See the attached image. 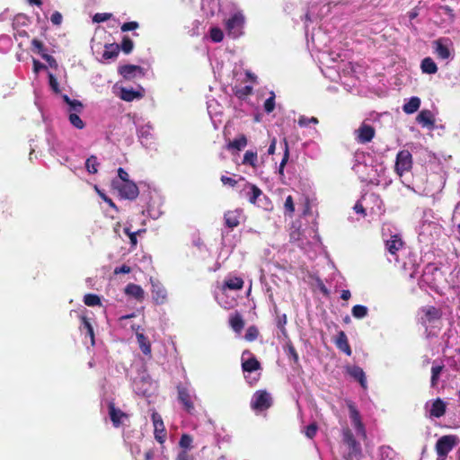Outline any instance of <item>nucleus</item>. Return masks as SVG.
Returning a JSON list of instances; mask_svg holds the SVG:
<instances>
[{"mask_svg": "<svg viewBox=\"0 0 460 460\" xmlns=\"http://www.w3.org/2000/svg\"><path fill=\"white\" fill-rule=\"evenodd\" d=\"M243 25L244 17L241 13H234L226 21V30L228 35L234 39H236L243 34Z\"/></svg>", "mask_w": 460, "mask_h": 460, "instance_id": "4", "label": "nucleus"}, {"mask_svg": "<svg viewBox=\"0 0 460 460\" xmlns=\"http://www.w3.org/2000/svg\"><path fill=\"white\" fill-rule=\"evenodd\" d=\"M142 95L140 93L134 91L133 89L121 88L120 98L126 102H132L137 98H140Z\"/></svg>", "mask_w": 460, "mask_h": 460, "instance_id": "36", "label": "nucleus"}, {"mask_svg": "<svg viewBox=\"0 0 460 460\" xmlns=\"http://www.w3.org/2000/svg\"><path fill=\"white\" fill-rule=\"evenodd\" d=\"M209 36L212 41L218 43L221 42L224 39V32L218 27H212L209 30Z\"/></svg>", "mask_w": 460, "mask_h": 460, "instance_id": "41", "label": "nucleus"}, {"mask_svg": "<svg viewBox=\"0 0 460 460\" xmlns=\"http://www.w3.org/2000/svg\"><path fill=\"white\" fill-rule=\"evenodd\" d=\"M243 164L250 165L256 169L258 167V155L257 152L248 150L245 152L243 159Z\"/></svg>", "mask_w": 460, "mask_h": 460, "instance_id": "32", "label": "nucleus"}, {"mask_svg": "<svg viewBox=\"0 0 460 460\" xmlns=\"http://www.w3.org/2000/svg\"><path fill=\"white\" fill-rule=\"evenodd\" d=\"M152 283V297L155 304L163 305L167 299V291L165 288L159 282L151 281Z\"/></svg>", "mask_w": 460, "mask_h": 460, "instance_id": "12", "label": "nucleus"}, {"mask_svg": "<svg viewBox=\"0 0 460 460\" xmlns=\"http://www.w3.org/2000/svg\"><path fill=\"white\" fill-rule=\"evenodd\" d=\"M126 295L136 298L137 301H142L145 297V292L143 288L137 284L129 283L125 288Z\"/></svg>", "mask_w": 460, "mask_h": 460, "instance_id": "24", "label": "nucleus"}, {"mask_svg": "<svg viewBox=\"0 0 460 460\" xmlns=\"http://www.w3.org/2000/svg\"><path fill=\"white\" fill-rule=\"evenodd\" d=\"M318 427L315 423H311L305 428V434L307 438H313L317 432Z\"/></svg>", "mask_w": 460, "mask_h": 460, "instance_id": "55", "label": "nucleus"}, {"mask_svg": "<svg viewBox=\"0 0 460 460\" xmlns=\"http://www.w3.org/2000/svg\"><path fill=\"white\" fill-rule=\"evenodd\" d=\"M247 146V137L245 135L241 134L238 137L234 138L233 141H230L227 144L226 148L228 150L231 149H236V150H242Z\"/></svg>", "mask_w": 460, "mask_h": 460, "instance_id": "30", "label": "nucleus"}, {"mask_svg": "<svg viewBox=\"0 0 460 460\" xmlns=\"http://www.w3.org/2000/svg\"><path fill=\"white\" fill-rule=\"evenodd\" d=\"M192 442H193V438L189 434H182L181 438H180V441H179V445L181 448H183L182 451H186L187 452V449H190L191 448V445H192Z\"/></svg>", "mask_w": 460, "mask_h": 460, "instance_id": "43", "label": "nucleus"}, {"mask_svg": "<svg viewBox=\"0 0 460 460\" xmlns=\"http://www.w3.org/2000/svg\"><path fill=\"white\" fill-rule=\"evenodd\" d=\"M119 73L127 80L135 78L137 75H144L143 68L136 65H124L119 67Z\"/></svg>", "mask_w": 460, "mask_h": 460, "instance_id": "13", "label": "nucleus"}, {"mask_svg": "<svg viewBox=\"0 0 460 460\" xmlns=\"http://www.w3.org/2000/svg\"><path fill=\"white\" fill-rule=\"evenodd\" d=\"M80 319H81L80 329H81V331L85 330L86 335H88L90 337L91 344L93 346L95 343L93 328L89 319L87 318V316L81 315Z\"/></svg>", "mask_w": 460, "mask_h": 460, "instance_id": "27", "label": "nucleus"}, {"mask_svg": "<svg viewBox=\"0 0 460 460\" xmlns=\"http://www.w3.org/2000/svg\"><path fill=\"white\" fill-rule=\"evenodd\" d=\"M347 406L349 411V418L354 425V428L356 429L358 434L365 438L367 437V433L358 410L351 401L347 402Z\"/></svg>", "mask_w": 460, "mask_h": 460, "instance_id": "6", "label": "nucleus"}, {"mask_svg": "<svg viewBox=\"0 0 460 460\" xmlns=\"http://www.w3.org/2000/svg\"><path fill=\"white\" fill-rule=\"evenodd\" d=\"M41 58L44 60H46L51 67L56 68L58 66L57 61L52 56L46 53V54H41Z\"/></svg>", "mask_w": 460, "mask_h": 460, "instance_id": "63", "label": "nucleus"}, {"mask_svg": "<svg viewBox=\"0 0 460 460\" xmlns=\"http://www.w3.org/2000/svg\"><path fill=\"white\" fill-rule=\"evenodd\" d=\"M288 157H289V151H288V143L285 141V151H284V155L282 157V160L279 164V173L281 175V176H284V168H285V165L287 164L288 161Z\"/></svg>", "mask_w": 460, "mask_h": 460, "instance_id": "48", "label": "nucleus"}, {"mask_svg": "<svg viewBox=\"0 0 460 460\" xmlns=\"http://www.w3.org/2000/svg\"><path fill=\"white\" fill-rule=\"evenodd\" d=\"M343 442L349 447L352 454H360L361 447L359 443L354 438L353 433L349 429L342 430Z\"/></svg>", "mask_w": 460, "mask_h": 460, "instance_id": "15", "label": "nucleus"}, {"mask_svg": "<svg viewBox=\"0 0 460 460\" xmlns=\"http://www.w3.org/2000/svg\"><path fill=\"white\" fill-rule=\"evenodd\" d=\"M123 231L128 236L131 247L135 248L137 244V233L132 232L129 227H125Z\"/></svg>", "mask_w": 460, "mask_h": 460, "instance_id": "52", "label": "nucleus"}, {"mask_svg": "<svg viewBox=\"0 0 460 460\" xmlns=\"http://www.w3.org/2000/svg\"><path fill=\"white\" fill-rule=\"evenodd\" d=\"M416 121L423 128H433L435 127V118L429 110H422L416 117Z\"/></svg>", "mask_w": 460, "mask_h": 460, "instance_id": "16", "label": "nucleus"}, {"mask_svg": "<svg viewBox=\"0 0 460 460\" xmlns=\"http://www.w3.org/2000/svg\"><path fill=\"white\" fill-rule=\"evenodd\" d=\"M420 106V99L419 97H411L403 106L402 111L406 114H412L416 112Z\"/></svg>", "mask_w": 460, "mask_h": 460, "instance_id": "28", "label": "nucleus"}, {"mask_svg": "<svg viewBox=\"0 0 460 460\" xmlns=\"http://www.w3.org/2000/svg\"><path fill=\"white\" fill-rule=\"evenodd\" d=\"M274 312L277 314V327L280 330L282 334H286L287 330L285 328V325L288 323V317L286 314H279V308L277 305L274 303Z\"/></svg>", "mask_w": 460, "mask_h": 460, "instance_id": "35", "label": "nucleus"}, {"mask_svg": "<svg viewBox=\"0 0 460 460\" xmlns=\"http://www.w3.org/2000/svg\"><path fill=\"white\" fill-rule=\"evenodd\" d=\"M152 420L155 428V438L160 444H163L166 438V430L162 417L157 412H154Z\"/></svg>", "mask_w": 460, "mask_h": 460, "instance_id": "10", "label": "nucleus"}, {"mask_svg": "<svg viewBox=\"0 0 460 460\" xmlns=\"http://www.w3.org/2000/svg\"><path fill=\"white\" fill-rule=\"evenodd\" d=\"M98 193L100 195V197L111 207L113 209H115L116 211H118V207L116 206V204L112 201L111 199H110L109 197H107L104 193L101 192L100 190H98Z\"/></svg>", "mask_w": 460, "mask_h": 460, "instance_id": "62", "label": "nucleus"}, {"mask_svg": "<svg viewBox=\"0 0 460 460\" xmlns=\"http://www.w3.org/2000/svg\"><path fill=\"white\" fill-rule=\"evenodd\" d=\"M421 312L423 313V316L420 318L422 324L431 323L439 320L442 316V312L440 309L432 305L422 307Z\"/></svg>", "mask_w": 460, "mask_h": 460, "instance_id": "11", "label": "nucleus"}, {"mask_svg": "<svg viewBox=\"0 0 460 460\" xmlns=\"http://www.w3.org/2000/svg\"><path fill=\"white\" fill-rule=\"evenodd\" d=\"M84 303L88 306L101 305V298L95 294H86L84 296Z\"/></svg>", "mask_w": 460, "mask_h": 460, "instance_id": "42", "label": "nucleus"}, {"mask_svg": "<svg viewBox=\"0 0 460 460\" xmlns=\"http://www.w3.org/2000/svg\"><path fill=\"white\" fill-rule=\"evenodd\" d=\"M68 119L70 123L78 129H82L85 126L78 113L71 112V114H69Z\"/></svg>", "mask_w": 460, "mask_h": 460, "instance_id": "44", "label": "nucleus"}, {"mask_svg": "<svg viewBox=\"0 0 460 460\" xmlns=\"http://www.w3.org/2000/svg\"><path fill=\"white\" fill-rule=\"evenodd\" d=\"M272 405V398L266 390H258L254 393L251 407L254 411H262L268 410Z\"/></svg>", "mask_w": 460, "mask_h": 460, "instance_id": "5", "label": "nucleus"}, {"mask_svg": "<svg viewBox=\"0 0 460 460\" xmlns=\"http://www.w3.org/2000/svg\"><path fill=\"white\" fill-rule=\"evenodd\" d=\"M356 140L359 144H367L373 140L376 135V130L373 126L362 123L359 128L355 131Z\"/></svg>", "mask_w": 460, "mask_h": 460, "instance_id": "8", "label": "nucleus"}, {"mask_svg": "<svg viewBox=\"0 0 460 460\" xmlns=\"http://www.w3.org/2000/svg\"><path fill=\"white\" fill-rule=\"evenodd\" d=\"M176 460H193V458L186 451L178 454Z\"/></svg>", "mask_w": 460, "mask_h": 460, "instance_id": "64", "label": "nucleus"}, {"mask_svg": "<svg viewBox=\"0 0 460 460\" xmlns=\"http://www.w3.org/2000/svg\"><path fill=\"white\" fill-rule=\"evenodd\" d=\"M63 20L62 14L56 11L51 14L50 21L54 25H60Z\"/></svg>", "mask_w": 460, "mask_h": 460, "instance_id": "59", "label": "nucleus"}, {"mask_svg": "<svg viewBox=\"0 0 460 460\" xmlns=\"http://www.w3.org/2000/svg\"><path fill=\"white\" fill-rule=\"evenodd\" d=\"M240 217L241 211L238 209L226 211L224 214L225 225L230 229L237 227L240 225Z\"/></svg>", "mask_w": 460, "mask_h": 460, "instance_id": "17", "label": "nucleus"}, {"mask_svg": "<svg viewBox=\"0 0 460 460\" xmlns=\"http://www.w3.org/2000/svg\"><path fill=\"white\" fill-rule=\"evenodd\" d=\"M152 128L149 125L141 126L137 129V137L141 144L145 146H147L151 144V139L153 138L152 135Z\"/></svg>", "mask_w": 460, "mask_h": 460, "instance_id": "23", "label": "nucleus"}, {"mask_svg": "<svg viewBox=\"0 0 460 460\" xmlns=\"http://www.w3.org/2000/svg\"><path fill=\"white\" fill-rule=\"evenodd\" d=\"M31 45L33 47V49L35 51H37L40 56H41V54H46L44 52V50H45L44 44L40 40H39L37 39H33L31 41Z\"/></svg>", "mask_w": 460, "mask_h": 460, "instance_id": "57", "label": "nucleus"}, {"mask_svg": "<svg viewBox=\"0 0 460 460\" xmlns=\"http://www.w3.org/2000/svg\"><path fill=\"white\" fill-rule=\"evenodd\" d=\"M263 107H264V111L267 113H270L274 111V109H275V94L273 92H271L270 96L268 99H266Z\"/></svg>", "mask_w": 460, "mask_h": 460, "instance_id": "49", "label": "nucleus"}, {"mask_svg": "<svg viewBox=\"0 0 460 460\" xmlns=\"http://www.w3.org/2000/svg\"><path fill=\"white\" fill-rule=\"evenodd\" d=\"M413 165L412 155L409 150L403 149L397 153L394 171L402 177L404 173L410 172Z\"/></svg>", "mask_w": 460, "mask_h": 460, "instance_id": "2", "label": "nucleus"}, {"mask_svg": "<svg viewBox=\"0 0 460 460\" xmlns=\"http://www.w3.org/2000/svg\"><path fill=\"white\" fill-rule=\"evenodd\" d=\"M119 53V44H106L105 50L102 54V58L104 59H111L118 57Z\"/></svg>", "mask_w": 460, "mask_h": 460, "instance_id": "34", "label": "nucleus"}, {"mask_svg": "<svg viewBox=\"0 0 460 460\" xmlns=\"http://www.w3.org/2000/svg\"><path fill=\"white\" fill-rule=\"evenodd\" d=\"M444 367H445L444 365H437V366H433L431 367V377H430V386L431 387L434 388L438 385L440 374L443 371Z\"/></svg>", "mask_w": 460, "mask_h": 460, "instance_id": "37", "label": "nucleus"}, {"mask_svg": "<svg viewBox=\"0 0 460 460\" xmlns=\"http://www.w3.org/2000/svg\"><path fill=\"white\" fill-rule=\"evenodd\" d=\"M347 373L357 380L363 388L367 387L366 375L363 369L358 366H352L347 367Z\"/></svg>", "mask_w": 460, "mask_h": 460, "instance_id": "19", "label": "nucleus"}, {"mask_svg": "<svg viewBox=\"0 0 460 460\" xmlns=\"http://www.w3.org/2000/svg\"><path fill=\"white\" fill-rule=\"evenodd\" d=\"M137 340L139 345L141 351L145 355L151 354V343L146 336L143 333L137 332Z\"/></svg>", "mask_w": 460, "mask_h": 460, "instance_id": "31", "label": "nucleus"}, {"mask_svg": "<svg viewBox=\"0 0 460 460\" xmlns=\"http://www.w3.org/2000/svg\"><path fill=\"white\" fill-rule=\"evenodd\" d=\"M435 52L441 59H447L450 57V50L447 46L442 43V39L434 41Z\"/></svg>", "mask_w": 460, "mask_h": 460, "instance_id": "29", "label": "nucleus"}, {"mask_svg": "<svg viewBox=\"0 0 460 460\" xmlns=\"http://www.w3.org/2000/svg\"><path fill=\"white\" fill-rule=\"evenodd\" d=\"M248 190L246 196L251 204L255 205L259 197L263 195L262 190L255 184L246 182L243 190Z\"/></svg>", "mask_w": 460, "mask_h": 460, "instance_id": "20", "label": "nucleus"}, {"mask_svg": "<svg viewBox=\"0 0 460 460\" xmlns=\"http://www.w3.org/2000/svg\"><path fill=\"white\" fill-rule=\"evenodd\" d=\"M285 213L292 217L295 212V203L292 196H288L284 203Z\"/></svg>", "mask_w": 460, "mask_h": 460, "instance_id": "47", "label": "nucleus"}, {"mask_svg": "<svg viewBox=\"0 0 460 460\" xmlns=\"http://www.w3.org/2000/svg\"><path fill=\"white\" fill-rule=\"evenodd\" d=\"M178 399L181 402L184 407V410L190 413L193 414L195 411L194 404L191 401V396L188 390L184 387H178Z\"/></svg>", "mask_w": 460, "mask_h": 460, "instance_id": "14", "label": "nucleus"}, {"mask_svg": "<svg viewBox=\"0 0 460 460\" xmlns=\"http://www.w3.org/2000/svg\"><path fill=\"white\" fill-rule=\"evenodd\" d=\"M111 17V13H97L93 15V21L100 23L108 21Z\"/></svg>", "mask_w": 460, "mask_h": 460, "instance_id": "53", "label": "nucleus"}, {"mask_svg": "<svg viewBox=\"0 0 460 460\" xmlns=\"http://www.w3.org/2000/svg\"><path fill=\"white\" fill-rule=\"evenodd\" d=\"M231 328L237 333H240L244 327V321L240 313L235 312L229 318Z\"/></svg>", "mask_w": 460, "mask_h": 460, "instance_id": "26", "label": "nucleus"}, {"mask_svg": "<svg viewBox=\"0 0 460 460\" xmlns=\"http://www.w3.org/2000/svg\"><path fill=\"white\" fill-rule=\"evenodd\" d=\"M68 113L71 114V112L75 113H80L83 111V104L78 100H73L70 104H68Z\"/></svg>", "mask_w": 460, "mask_h": 460, "instance_id": "50", "label": "nucleus"}, {"mask_svg": "<svg viewBox=\"0 0 460 460\" xmlns=\"http://www.w3.org/2000/svg\"><path fill=\"white\" fill-rule=\"evenodd\" d=\"M134 48V43L132 40L128 36H124L122 38L121 43L119 45V49L125 53L129 54Z\"/></svg>", "mask_w": 460, "mask_h": 460, "instance_id": "40", "label": "nucleus"}, {"mask_svg": "<svg viewBox=\"0 0 460 460\" xmlns=\"http://www.w3.org/2000/svg\"><path fill=\"white\" fill-rule=\"evenodd\" d=\"M220 180L224 185H229L231 187H234L237 184L236 180H234L232 177L226 176V175H222Z\"/></svg>", "mask_w": 460, "mask_h": 460, "instance_id": "60", "label": "nucleus"}, {"mask_svg": "<svg viewBox=\"0 0 460 460\" xmlns=\"http://www.w3.org/2000/svg\"><path fill=\"white\" fill-rule=\"evenodd\" d=\"M287 355L288 358H292L296 364L298 363V354L291 342L287 344Z\"/></svg>", "mask_w": 460, "mask_h": 460, "instance_id": "51", "label": "nucleus"}, {"mask_svg": "<svg viewBox=\"0 0 460 460\" xmlns=\"http://www.w3.org/2000/svg\"><path fill=\"white\" fill-rule=\"evenodd\" d=\"M420 67L423 73L429 75L435 74L438 71V66L431 58H425L421 61Z\"/></svg>", "mask_w": 460, "mask_h": 460, "instance_id": "33", "label": "nucleus"}, {"mask_svg": "<svg viewBox=\"0 0 460 460\" xmlns=\"http://www.w3.org/2000/svg\"><path fill=\"white\" fill-rule=\"evenodd\" d=\"M243 280L240 277H234L224 281L222 289L241 290L243 288Z\"/></svg>", "mask_w": 460, "mask_h": 460, "instance_id": "25", "label": "nucleus"}, {"mask_svg": "<svg viewBox=\"0 0 460 460\" xmlns=\"http://www.w3.org/2000/svg\"><path fill=\"white\" fill-rule=\"evenodd\" d=\"M139 27V24L137 22H128L121 25L120 30L121 31H129L137 30Z\"/></svg>", "mask_w": 460, "mask_h": 460, "instance_id": "56", "label": "nucleus"}, {"mask_svg": "<svg viewBox=\"0 0 460 460\" xmlns=\"http://www.w3.org/2000/svg\"><path fill=\"white\" fill-rule=\"evenodd\" d=\"M259 334L260 332L258 328L254 325H252L246 330L244 337L247 341H253L258 338Z\"/></svg>", "mask_w": 460, "mask_h": 460, "instance_id": "46", "label": "nucleus"}, {"mask_svg": "<svg viewBox=\"0 0 460 460\" xmlns=\"http://www.w3.org/2000/svg\"><path fill=\"white\" fill-rule=\"evenodd\" d=\"M252 93V87L250 85H245L241 88H237L234 91V94L239 99H244L245 97L251 95Z\"/></svg>", "mask_w": 460, "mask_h": 460, "instance_id": "45", "label": "nucleus"}, {"mask_svg": "<svg viewBox=\"0 0 460 460\" xmlns=\"http://www.w3.org/2000/svg\"><path fill=\"white\" fill-rule=\"evenodd\" d=\"M109 416L113 427L119 428L123 423L124 419H128V415L115 406L113 402L108 404Z\"/></svg>", "mask_w": 460, "mask_h": 460, "instance_id": "9", "label": "nucleus"}, {"mask_svg": "<svg viewBox=\"0 0 460 460\" xmlns=\"http://www.w3.org/2000/svg\"><path fill=\"white\" fill-rule=\"evenodd\" d=\"M261 368V365L256 357L250 350H244L242 355L243 371L252 373Z\"/></svg>", "mask_w": 460, "mask_h": 460, "instance_id": "7", "label": "nucleus"}, {"mask_svg": "<svg viewBox=\"0 0 460 460\" xmlns=\"http://www.w3.org/2000/svg\"><path fill=\"white\" fill-rule=\"evenodd\" d=\"M335 345L340 350L343 351L347 356L351 355L352 350L349 344L347 335L343 331L338 332L337 337L335 339Z\"/></svg>", "mask_w": 460, "mask_h": 460, "instance_id": "18", "label": "nucleus"}, {"mask_svg": "<svg viewBox=\"0 0 460 460\" xmlns=\"http://www.w3.org/2000/svg\"><path fill=\"white\" fill-rule=\"evenodd\" d=\"M49 86L56 93H60V88L57 78L51 73L49 75Z\"/></svg>", "mask_w": 460, "mask_h": 460, "instance_id": "54", "label": "nucleus"}, {"mask_svg": "<svg viewBox=\"0 0 460 460\" xmlns=\"http://www.w3.org/2000/svg\"><path fill=\"white\" fill-rule=\"evenodd\" d=\"M403 246V242L398 234H394L391 236V239L385 242V248L387 251L395 255L399 250H401Z\"/></svg>", "mask_w": 460, "mask_h": 460, "instance_id": "21", "label": "nucleus"}, {"mask_svg": "<svg viewBox=\"0 0 460 460\" xmlns=\"http://www.w3.org/2000/svg\"><path fill=\"white\" fill-rule=\"evenodd\" d=\"M446 410L447 405L445 402L440 398H437L432 402L429 414L431 417L440 418L446 413Z\"/></svg>", "mask_w": 460, "mask_h": 460, "instance_id": "22", "label": "nucleus"}, {"mask_svg": "<svg viewBox=\"0 0 460 460\" xmlns=\"http://www.w3.org/2000/svg\"><path fill=\"white\" fill-rule=\"evenodd\" d=\"M99 166V163L97 161V157L95 155H91L86 159L85 168L87 172L91 174H95L98 172L97 167Z\"/></svg>", "mask_w": 460, "mask_h": 460, "instance_id": "38", "label": "nucleus"}, {"mask_svg": "<svg viewBox=\"0 0 460 460\" xmlns=\"http://www.w3.org/2000/svg\"><path fill=\"white\" fill-rule=\"evenodd\" d=\"M131 271V268L126 264H123L121 265L120 267H116L114 269V274L115 275H118V274H120V273H123V274H128V273H130Z\"/></svg>", "mask_w": 460, "mask_h": 460, "instance_id": "61", "label": "nucleus"}, {"mask_svg": "<svg viewBox=\"0 0 460 460\" xmlns=\"http://www.w3.org/2000/svg\"><path fill=\"white\" fill-rule=\"evenodd\" d=\"M458 442L459 438L456 435H445L438 438L435 446L438 460H444Z\"/></svg>", "mask_w": 460, "mask_h": 460, "instance_id": "1", "label": "nucleus"}, {"mask_svg": "<svg viewBox=\"0 0 460 460\" xmlns=\"http://www.w3.org/2000/svg\"><path fill=\"white\" fill-rule=\"evenodd\" d=\"M112 187L118 190L119 196L122 199L134 200L137 198L139 194L138 187L137 184L132 181H112Z\"/></svg>", "mask_w": 460, "mask_h": 460, "instance_id": "3", "label": "nucleus"}, {"mask_svg": "<svg viewBox=\"0 0 460 460\" xmlns=\"http://www.w3.org/2000/svg\"><path fill=\"white\" fill-rule=\"evenodd\" d=\"M118 176H119V179H115L114 181H123V182L130 181L128 173L121 167L118 169Z\"/></svg>", "mask_w": 460, "mask_h": 460, "instance_id": "58", "label": "nucleus"}, {"mask_svg": "<svg viewBox=\"0 0 460 460\" xmlns=\"http://www.w3.org/2000/svg\"><path fill=\"white\" fill-rule=\"evenodd\" d=\"M367 307L361 305H356L352 307V315L357 319L364 318L367 315Z\"/></svg>", "mask_w": 460, "mask_h": 460, "instance_id": "39", "label": "nucleus"}]
</instances>
